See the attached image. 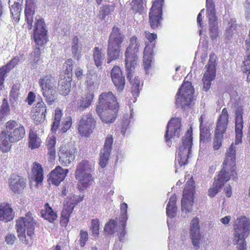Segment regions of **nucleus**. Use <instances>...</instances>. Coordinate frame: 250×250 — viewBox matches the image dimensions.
<instances>
[{
  "mask_svg": "<svg viewBox=\"0 0 250 250\" xmlns=\"http://www.w3.org/2000/svg\"><path fill=\"white\" fill-rule=\"evenodd\" d=\"M140 47V40L134 36L129 39L128 45L125 52L127 79L130 81L132 85L131 91L134 97L138 96L140 92V80L138 77H135L132 80L131 78L133 77L132 73L137 65Z\"/></svg>",
  "mask_w": 250,
  "mask_h": 250,
  "instance_id": "f257e3e1",
  "label": "nucleus"
},
{
  "mask_svg": "<svg viewBox=\"0 0 250 250\" xmlns=\"http://www.w3.org/2000/svg\"><path fill=\"white\" fill-rule=\"evenodd\" d=\"M119 107L116 96L112 92H104L99 96L96 112L103 123L109 124L116 119Z\"/></svg>",
  "mask_w": 250,
  "mask_h": 250,
  "instance_id": "f03ea898",
  "label": "nucleus"
},
{
  "mask_svg": "<svg viewBox=\"0 0 250 250\" xmlns=\"http://www.w3.org/2000/svg\"><path fill=\"white\" fill-rule=\"evenodd\" d=\"M47 31L42 19L36 20L35 23L33 38L38 45L29 55V61L33 68L37 67L40 60L41 50L39 46H42L47 42Z\"/></svg>",
  "mask_w": 250,
  "mask_h": 250,
  "instance_id": "7ed1b4c3",
  "label": "nucleus"
},
{
  "mask_svg": "<svg viewBox=\"0 0 250 250\" xmlns=\"http://www.w3.org/2000/svg\"><path fill=\"white\" fill-rule=\"evenodd\" d=\"M37 222L34 219L30 212H27L24 217L20 218L16 222V228L18 233V236L22 243L27 245L29 243L28 240L25 236V230L27 234L31 239L34 235L35 226Z\"/></svg>",
  "mask_w": 250,
  "mask_h": 250,
  "instance_id": "20e7f679",
  "label": "nucleus"
},
{
  "mask_svg": "<svg viewBox=\"0 0 250 250\" xmlns=\"http://www.w3.org/2000/svg\"><path fill=\"white\" fill-rule=\"evenodd\" d=\"M93 169L92 163L87 160H82L77 167L75 173V178L84 188L91 185L94 182L91 173Z\"/></svg>",
  "mask_w": 250,
  "mask_h": 250,
  "instance_id": "39448f33",
  "label": "nucleus"
},
{
  "mask_svg": "<svg viewBox=\"0 0 250 250\" xmlns=\"http://www.w3.org/2000/svg\"><path fill=\"white\" fill-rule=\"evenodd\" d=\"M192 145V131L188 130L183 137L182 143L177 151V154L175 162L176 168H177V164H178L180 167H182L188 163V160L191 151ZM175 172H177V169H176Z\"/></svg>",
  "mask_w": 250,
  "mask_h": 250,
  "instance_id": "423d86ee",
  "label": "nucleus"
},
{
  "mask_svg": "<svg viewBox=\"0 0 250 250\" xmlns=\"http://www.w3.org/2000/svg\"><path fill=\"white\" fill-rule=\"evenodd\" d=\"M228 122L229 114L227 109L224 108L216 123L213 141V148L215 150H218L222 145L223 135L226 131Z\"/></svg>",
  "mask_w": 250,
  "mask_h": 250,
  "instance_id": "0eeeda50",
  "label": "nucleus"
},
{
  "mask_svg": "<svg viewBox=\"0 0 250 250\" xmlns=\"http://www.w3.org/2000/svg\"><path fill=\"white\" fill-rule=\"evenodd\" d=\"M234 237L237 242H246L250 232V220L246 216L238 218L234 224Z\"/></svg>",
  "mask_w": 250,
  "mask_h": 250,
  "instance_id": "6e6552de",
  "label": "nucleus"
},
{
  "mask_svg": "<svg viewBox=\"0 0 250 250\" xmlns=\"http://www.w3.org/2000/svg\"><path fill=\"white\" fill-rule=\"evenodd\" d=\"M194 89L190 82L183 84L176 95V104L177 106L183 108L190 105L192 99Z\"/></svg>",
  "mask_w": 250,
  "mask_h": 250,
  "instance_id": "1a4fd4ad",
  "label": "nucleus"
},
{
  "mask_svg": "<svg viewBox=\"0 0 250 250\" xmlns=\"http://www.w3.org/2000/svg\"><path fill=\"white\" fill-rule=\"evenodd\" d=\"M8 137L10 142H17L25 136V129L21 125H18L15 120H10L6 123L5 130L3 131Z\"/></svg>",
  "mask_w": 250,
  "mask_h": 250,
  "instance_id": "9d476101",
  "label": "nucleus"
},
{
  "mask_svg": "<svg viewBox=\"0 0 250 250\" xmlns=\"http://www.w3.org/2000/svg\"><path fill=\"white\" fill-rule=\"evenodd\" d=\"M96 124V120L91 112L83 115L79 123L78 131L82 136H88L93 132Z\"/></svg>",
  "mask_w": 250,
  "mask_h": 250,
  "instance_id": "9b49d317",
  "label": "nucleus"
},
{
  "mask_svg": "<svg viewBox=\"0 0 250 250\" xmlns=\"http://www.w3.org/2000/svg\"><path fill=\"white\" fill-rule=\"evenodd\" d=\"M216 56L213 54L210 55V58L208 64L206 66L207 70L205 73L203 79V90L208 91L211 85V82L212 81L216 75Z\"/></svg>",
  "mask_w": 250,
  "mask_h": 250,
  "instance_id": "f8f14e48",
  "label": "nucleus"
},
{
  "mask_svg": "<svg viewBox=\"0 0 250 250\" xmlns=\"http://www.w3.org/2000/svg\"><path fill=\"white\" fill-rule=\"evenodd\" d=\"M181 121L178 118H172L168 123L165 138V141L169 147L171 146V139L173 137H179L181 131Z\"/></svg>",
  "mask_w": 250,
  "mask_h": 250,
  "instance_id": "ddd939ff",
  "label": "nucleus"
},
{
  "mask_svg": "<svg viewBox=\"0 0 250 250\" xmlns=\"http://www.w3.org/2000/svg\"><path fill=\"white\" fill-rule=\"evenodd\" d=\"M230 179V175L224 166L223 168L219 172L218 175V178L213 182L212 188H209L208 190V195L210 197H213L219 191L220 189L223 187L224 183Z\"/></svg>",
  "mask_w": 250,
  "mask_h": 250,
  "instance_id": "4468645a",
  "label": "nucleus"
},
{
  "mask_svg": "<svg viewBox=\"0 0 250 250\" xmlns=\"http://www.w3.org/2000/svg\"><path fill=\"white\" fill-rule=\"evenodd\" d=\"M76 149L71 145L62 146L58 153L59 160L64 166H67L75 158Z\"/></svg>",
  "mask_w": 250,
  "mask_h": 250,
  "instance_id": "2eb2a0df",
  "label": "nucleus"
},
{
  "mask_svg": "<svg viewBox=\"0 0 250 250\" xmlns=\"http://www.w3.org/2000/svg\"><path fill=\"white\" fill-rule=\"evenodd\" d=\"M190 237L194 249L198 250L200 247L201 234L199 225V219L194 218L191 220L190 228Z\"/></svg>",
  "mask_w": 250,
  "mask_h": 250,
  "instance_id": "dca6fc26",
  "label": "nucleus"
},
{
  "mask_svg": "<svg viewBox=\"0 0 250 250\" xmlns=\"http://www.w3.org/2000/svg\"><path fill=\"white\" fill-rule=\"evenodd\" d=\"M113 142L112 136L108 135L106 138L104 147L100 154L99 165L103 168L107 164Z\"/></svg>",
  "mask_w": 250,
  "mask_h": 250,
  "instance_id": "f3484780",
  "label": "nucleus"
},
{
  "mask_svg": "<svg viewBox=\"0 0 250 250\" xmlns=\"http://www.w3.org/2000/svg\"><path fill=\"white\" fill-rule=\"evenodd\" d=\"M125 39V35L116 26L112 28L108 40V45L122 47V43Z\"/></svg>",
  "mask_w": 250,
  "mask_h": 250,
  "instance_id": "a211bd4d",
  "label": "nucleus"
},
{
  "mask_svg": "<svg viewBox=\"0 0 250 250\" xmlns=\"http://www.w3.org/2000/svg\"><path fill=\"white\" fill-rule=\"evenodd\" d=\"M68 172V169H63L61 167L58 166L50 173L48 182L58 186L64 180Z\"/></svg>",
  "mask_w": 250,
  "mask_h": 250,
  "instance_id": "6ab92c4d",
  "label": "nucleus"
},
{
  "mask_svg": "<svg viewBox=\"0 0 250 250\" xmlns=\"http://www.w3.org/2000/svg\"><path fill=\"white\" fill-rule=\"evenodd\" d=\"M112 81L118 91H122L125 85V79L123 77L121 69L118 66H114L111 72Z\"/></svg>",
  "mask_w": 250,
  "mask_h": 250,
  "instance_id": "aec40b11",
  "label": "nucleus"
},
{
  "mask_svg": "<svg viewBox=\"0 0 250 250\" xmlns=\"http://www.w3.org/2000/svg\"><path fill=\"white\" fill-rule=\"evenodd\" d=\"M10 189L14 193H20L25 187L24 179L16 175H13L9 181Z\"/></svg>",
  "mask_w": 250,
  "mask_h": 250,
  "instance_id": "412c9836",
  "label": "nucleus"
},
{
  "mask_svg": "<svg viewBox=\"0 0 250 250\" xmlns=\"http://www.w3.org/2000/svg\"><path fill=\"white\" fill-rule=\"evenodd\" d=\"M162 10L150 9L149 13V22L151 28L156 29L161 26L162 20Z\"/></svg>",
  "mask_w": 250,
  "mask_h": 250,
  "instance_id": "4be33fe9",
  "label": "nucleus"
},
{
  "mask_svg": "<svg viewBox=\"0 0 250 250\" xmlns=\"http://www.w3.org/2000/svg\"><path fill=\"white\" fill-rule=\"evenodd\" d=\"M238 25L236 23V21L234 19H231L228 22V27L226 28L225 32L223 35L224 40L226 42L231 41L234 36H235L237 33V28Z\"/></svg>",
  "mask_w": 250,
  "mask_h": 250,
  "instance_id": "5701e85b",
  "label": "nucleus"
},
{
  "mask_svg": "<svg viewBox=\"0 0 250 250\" xmlns=\"http://www.w3.org/2000/svg\"><path fill=\"white\" fill-rule=\"evenodd\" d=\"M243 115H235V145L239 144L242 142V138L243 135Z\"/></svg>",
  "mask_w": 250,
  "mask_h": 250,
  "instance_id": "b1692460",
  "label": "nucleus"
},
{
  "mask_svg": "<svg viewBox=\"0 0 250 250\" xmlns=\"http://www.w3.org/2000/svg\"><path fill=\"white\" fill-rule=\"evenodd\" d=\"M94 94L93 92H89L81 99L77 103V109L79 112H82L86 108H88L92 104Z\"/></svg>",
  "mask_w": 250,
  "mask_h": 250,
  "instance_id": "393cba45",
  "label": "nucleus"
},
{
  "mask_svg": "<svg viewBox=\"0 0 250 250\" xmlns=\"http://www.w3.org/2000/svg\"><path fill=\"white\" fill-rule=\"evenodd\" d=\"M39 85L42 92L54 90L55 83L51 75L43 76L39 80Z\"/></svg>",
  "mask_w": 250,
  "mask_h": 250,
  "instance_id": "a878e982",
  "label": "nucleus"
},
{
  "mask_svg": "<svg viewBox=\"0 0 250 250\" xmlns=\"http://www.w3.org/2000/svg\"><path fill=\"white\" fill-rule=\"evenodd\" d=\"M62 75L60 76V80L59 81L58 89L60 94L66 96L68 94L70 91V82L72 79L66 78L65 77H63Z\"/></svg>",
  "mask_w": 250,
  "mask_h": 250,
  "instance_id": "bb28decb",
  "label": "nucleus"
},
{
  "mask_svg": "<svg viewBox=\"0 0 250 250\" xmlns=\"http://www.w3.org/2000/svg\"><path fill=\"white\" fill-rule=\"evenodd\" d=\"M155 44L152 43L151 46L146 44L144 50V63L145 69L147 70L151 65V62L154 56L152 48L154 47Z\"/></svg>",
  "mask_w": 250,
  "mask_h": 250,
  "instance_id": "cd10ccee",
  "label": "nucleus"
},
{
  "mask_svg": "<svg viewBox=\"0 0 250 250\" xmlns=\"http://www.w3.org/2000/svg\"><path fill=\"white\" fill-rule=\"evenodd\" d=\"M35 12V5L32 0H26V6L25 8V16L27 24L29 25V29H31L32 27L33 16Z\"/></svg>",
  "mask_w": 250,
  "mask_h": 250,
  "instance_id": "c85d7f7f",
  "label": "nucleus"
},
{
  "mask_svg": "<svg viewBox=\"0 0 250 250\" xmlns=\"http://www.w3.org/2000/svg\"><path fill=\"white\" fill-rule=\"evenodd\" d=\"M40 213L42 217L50 223H53L58 217L57 213L53 210L48 203L44 205V209H42Z\"/></svg>",
  "mask_w": 250,
  "mask_h": 250,
  "instance_id": "c756f323",
  "label": "nucleus"
},
{
  "mask_svg": "<svg viewBox=\"0 0 250 250\" xmlns=\"http://www.w3.org/2000/svg\"><path fill=\"white\" fill-rule=\"evenodd\" d=\"M122 50V47L107 45V62L110 63L112 61L119 59Z\"/></svg>",
  "mask_w": 250,
  "mask_h": 250,
  "instance_id": "7c9ffc66",
  "label": "nucleus"
},
{
  "mask_svg": "<svg viewBox=\"0 0 250 250\" xmlns=\"http://www.w3.org/2000/svg\"><path fill=\"white\" fill-rule=\"evenodd\" d=\"M14 216L13 209L9 205L0 206V221L7 222L12 220Z\"/></svg>",
  "mask_w": 250,
  "mask_h": 250,
  "instance_id": "2f4dec72",
  "label": "nucleus"
},
{
  "mask_svg": "<svg viewBox=\"0 0 250 250\" xmlns=\"http://www.w3.org/2000/svg\"><path fill=\"white\" fill-rule=\"evenodd\" d=\"M82 46L80 43L79 38L74 36L72 39L71 52L73 58L78 60L81 56Z\"/></svg>",
  "mask_w": 250,
  "mask_h": 250,
  "instance_id": "473e14b6",
  "label": "nucleus"
},
{
  "mask_svg": "<svg viewBox=\"0 0 250 250\" xmlns=\"http://www.w3.org/2000/svg\"><path fill=\"white\" fill-rule=\"evenodd\" d=\"M176 203V197L175 195H172L169 198L166 208V213L168 217L173 218L176 216L177 210Z\"/></svg>",
  "mask_w": 250,
  "mask_h": 250,
  "instance_id": "72a5a7b5",
  "label": "nucleus"
},
{
  "mask_svg": "<svg viewBox=\"0 0 250 250\" xmlns=\"http://www.w3.org/2000/svg\"><path fill=\"white\" fill-rule=\"evenodd\" d=\"M209 23V36L213 41L216 40L219 36V29L217 18L208 19Z\"/></svg>",
  "mask_w": 250,
  "mask_h": 250,
  "instance_id": "f704fd0d",
  "label": "nucleus"
},
{
  "mask_svg": "<svg viewBox=\"0 0 250 250\" xmlns=\"http://www.w3.org/2000/svg\"><path fill=\"white\" fill-rule=\"evenodd\" d=\"M8 140V136L3 131L0 134V150L2 152H8L11 147L12 144Z\"/></svg>",
  "mask_w": 250,
  "mask_h": 250,
  "instance_id": "c9c22d12",
  "label": "nucleus"
},
{
  "mask_svg": "<svg viewBox=\"0 0 250 250\" xmlns=\"http://www.w3.org/2000/svg\"><path fill=\"white\" fill-rule=\"evenodd\" d=\"M193 205V195L183 194V197L181 200L182 210L183 211L185 210V212L191 211Z\"/></svg>",
  "mask_w": 250,
  "mask_h": 250,
  "instance_id": "e433bc0d",
  "label": "nucleus"
},
{
  "mask_svg": "<svg viewBox=\"0 0 250 250\" xmlns=\"http://www.w3.org/2000/svg\"><path fill=\"white\" fill-rule=\"evenodd\" d=\"M200 141L205 143L208 141L210 136V129L208 127H207L203 124L202 116L200 118Z\"/></svg>",
  "mask_w": 250,
  "mask_h": 250,
  "instance_id": "4c0bfd02",
  "label": "nucleus"
},
{
  "mask_svg": "<svg viewBox=\"0 0 250 250\" xmlns=\"http://www.w3.org/2000/svg\"><path fill=\"white\" fill-rule=\"evenodd\" d=\"M93 58L95 65L99 67L103 64L104 59V54L101 49L98 47H95L93 50Z\"/></svg>",
  "mask_w": 250,
  "mask_h": 250,
  "instance_id": "58836bf2",
  "label": "nucleus"
},
{
  "mask_svg": "<svg viewBox=\"0 0 250 250\" xmlns=\"http://www.w3.org/2000/svg\"><path fill=\"white\" fill-rule=\"evenodd\" d=\"M32 168V173L36 181L38 183L42 182L43 180V169L42 166L36 162L33 164Z\"/></svg>",
  "mask_w": 250,
  "mask_h": 250,
  "instance_id": "ea45409f",
  "label": "nucleus"
},
{
  "mask_svg": "<svg viewBox=\"0 0 250 250\" xmlns=\"http://www.w3.org/2000/svg\"><path fill=\"white\" fill-rule=\"evenodd\" d=\"M73 66V61L71 59H68L65 62L63 65L64 74V75H62L63 77H65L66 78H70V79H72Z\"/></svg>",
  "mask_w": 250,
  "mask_h": 250,
  "instance_id": "a19ab883",
  "label": "nucleus"
},
{
  "mask_svg": "<svg viewBox=\"0 0 250 250\" xmlns=\"http://www.w3.org/2000/svg\"><path fill=\"white\" fill-rule=\"evenodd\" d=\"M29 139V146L31 149L38 148L40 146L41 139L34 131H30Z\"/></svg>",
  "mask_w": 250,
  "mask_h": 250,
  "instance_id": "79ce46f5",
  "label": "nucleus"
},
{
  "mask_svg": "<svg viewBox=\"0 0 250 250\" xmlns=\"http://www.w3.org/2000/svg\"><path fill=\"white\" fill-rule=\"evenodd\" d=\"M17 3H18L15 4V5H11L10 6L11 14L13 19L16 22L20 20V16L21 10V4L20 3V2H18Z\"/></svg>",
  "mask_w": 250,
  "mask_h": 250,
  "instance_id": "37998d69",
  "label": "nucleus"
},
{
  "mask_svg": "<svg viewBox=\"0 0 250 250\" xmlns=\"http://www.w3.org/2000/svg\"><path fill=\"white\" fill-rule=\"evenodd\" d=\"M83 198V196H78L76 195H71L69 197L68 201H67L66 204L64 205V207H66L68 208L73 207V210L75 205L82 201Z\"/></svg>",
  "mask_w": 250,
  "mask_h": 250,
  "instance_id": "c03bdc74",
  "label": "nucleus"
},
{
  "mask_svg": "<svg viewBox=\"0 0 250 250\" xmlns=\"http://www.w3.org/2000/svg\"><path fill=\"white\" fill-rule=\"evenodd\" d=\"M127 204L124 203L121 205V214L120 215L119 218V221L120 225L123 227H125L126 226V222L127 219Z\"/></svg>",
  "mask_w": 250,
  "mask_h": 250,
  "instance_id": "a18cd8bd",
  "label": "nucleus"
},
{
  "mask_svg": "<svg viewBox=\"0 0 250 250\" xmlns=\"http://www.w3.org/2000/svg\"><path fill=\"white\" fill-rule=\"evenodd\" d=\"M206 7L208 19L217 18L215 16L214 5L211 0H206Z\"/></svg>",
  "mask_w": 250,
  "mask_h": 250,
  "instance_id": "49530a36",
  "label": "nucleus"
},
{
  "mask_svg": "<svg viewBox=\"0 0 250 250\" xmlns=\"http://www.w3.org/2000/svg\"><path fill=\"white\" fill-rule=\"evenodd\" d=\"M62 116V112L61 110L59 108L56 109L55 111L54 121L51 127V130L53 132L56 131L58 129Z\"/></svg>",
  "mask_w": 250,
  "mask_h": 250,
  "instance_id": "de8ad7c7",
  "label": "nucleus"
},
{
  "mask_svg": "<svg viewBox=\"0 0 250 250\" xmlns=\"http://www.w3.org/2000/svg\"><path fill=\"white\" fill-rule=\"evenodd\" d=\"M42 95L48 104L52 105L56 101L54 90L42 92Z\"/></svg>",
  "mask_w": 250,
  "mask_h": 250,
  "instance_id": "09e8293b",
  "label": "nucleus"
},
{
  "mask_svg": "<svg viewBox=\"0 0 250 250\" xmlns=\"http://www.w3.org/2000/svg\"><path fill=\"white\" fill-rule=\"evenodd\" d=\"M117 221L110 219L109 222L106 223L104 231L108 234H113L115 233V229L117 227Z\"/></svg>",
  "mask_w": 250,
  "mask_h": 250,
  "instance_id": "8fccbe9b",
  "label": "nucleus"
},
{
  "mask_svg": "<svg viewBox=\"0 0 250 250\" xmlns=\"http://www.w3.org/2000/svg\"><path fill=\"white\" fill-rule=\"evenodd\" d=\"M235 147L234 146L233 144H232L226 153L227 160L224 161L223 163L224 166L227 164V161L229 159L232 163L234 162L235 159Z\"/></svg>",
  "mask_w": 250,
  "mask_h": 250,
  "instance_id": "3c124183",
  "label": "nucleus"
},
{
  "mask_svg": "<svg viewBox=\"0 0 250 250\" xmlns=\"http://www.w3.org/2000/svg\"><path fill=\"white\" fill-rule=\"evenodd\" d=\"M10 112V107L6 99H4L0 108V114L1 116H5L9 115Z\"/></svg>",
  "mask_w": 250,
  "mask_h": 250,
  "instance_id": "603ef678",
  "label": "nucleus"
},
{
  "mask_svg": "<svg viewBox=\"0 0 250 250\" xmlns=\"http://www.w3.org/2000/svg\"><path fill=\"white\" fill-rule=\"evenodd\" d=\"M18 89L17 85H14L12 88L10 94V101L11 105L14 106L17 103V99H18Z\"/></svg>",
  "mask_w": 250,
  "mask_h": 250,
  "instance_id": "864d4df0",
  "label": "nucleus"
},
{
  "mask_svg": "<svg viewBox=\"0 0 250 250\" xmlns=\"http://www.w3.org/2000/svg\"><path fill=\"white\" fill-rule=\"evenodd\" d=\"M132 8L136 12H141L143 10V0H132Z\"/></svg>",
  "mask_w": 250,
  "mask_h": 250,
  "instance_id": "5fc2aeb1",
  "label": "nucleus"
},
{
  "mask_svg": "<svg viewBox=\"0 0 250 250\" xmlns=\"http://www.w3.org/2000/svg\"><path fill=\"white\" fill-rule=\"evenodd\" d=\"M100 222L98 219H92L91 221V230L93 235L96 237L99 234Z\"/></svg>",
  "mask_w": 250,
  "mask_h": 250,
  "instance_id": "6e6d98bb",
  "label": "nucleus"
},
{
  "mask_svg": "<svg viewBox=\"0 0 250 250\" xmlns=\"http://www.w3.org/2000/svg\"><path fill=\"white\" fill-rule=\"evenodd\" d=\"M194 182L192 180L188 181L186 185L185 188L183 191V194L192 195L194 188Z\"/></svg>",
  "mask_w": 250,
  "mask_h": 250,
  "instance_id": "4d7b16f0",
  "label": "nucleus"
},
{
  "mask_svg": "<svg viewBox=\"0 0 250 250\" xmlns=\"http://www.w3.org/2000/svg\"><path fill=\"white\" fill-rule=\"evenodd\" d=\"M35 113L46 114V106L44 103L42 102V100L41 102H39L35 108Z\"/></svg>",
  "mask_w": 250,
  "mask_h": 250,
  "instance_id": "13d9d810",
  "label": "nucleus"
},
{
  "mask_svg": "<svg viewBox=\"0 0 250 250\" xmlns=\"http://www.w3.org/2000/svg\"><path fill=\"white\" fill-rule=\"evenodd\" d=\"M243 64L244 65L242 66V70L246 73L248 72L247 78L250 82V59H245Z\"/></svg>",
  "mask_w": 250,
  "mask_h": 250,
  "instance_id": "bf43d9fd",
  "label": "nucleus"
},
{
  "mask_svg": "<svg viewBox=\"0 0 250 250\" xmlns=\"http://www.w3.org/2000/svg\"><path fill=\"white\" fill-rule=\"evenodd\" d=\"M80 244L81 247H83L88 240V233L87 231L81 230L80 233Z\"/></svg>",
  "mask_w": 250,
  "mask_h": 250,
  "instance_id": "052dcab7",
  "label": "nucleus"
},
{
  "mask_svg": "<svg viewBox=\"0 0 250 250\" xmlns=\"http://www.w3.org/2000/svg\"><path fill=\"white\" fill-rule=\"evenodd\" d=\"M73 211V207L68 208L66 207H64V209L61 212V219H68Z\"/></svg>",
  "mask_w": 250,
  "mask_h": 250,
  "instance_id": "680f3d73",
  "label": "nucleus"
},
{
  "mask_svg": "<svg viewBox=\"0 0 250 250\" xmlns=\"http://www.w3.org/2000/svg\"><path fill=\"white\" fill-rule=\"evenodd\" d=\"M71 119L70 117L66 119V120L62 122V126L61 129L62 133L65 132L71 125Z\"/></svg>",
  "mask_w": 250,
  "mask_h": 250,
  "instance_id": "e2e57ef3",
  "label": "nucleus"
},
{
  "mask_svg": "<svg viewBox=\"0 0 250 250\" xmlns=\"http://www.w3.org/2000/svg\"><path fill=\"white\" fill-rule=\"evenodd\" d=\"M245 45L246 47V58L245 59H250V30L249 31L248 38L245 41Z\"/></svg>",
  "mask_w": 250,
  "mask_h": 250,
  "instance_id": "0e129e2a",
  "label": "nucleus"
},
{
  "mask_svg": "<svg viewBox=\"0 0 250 250\" xmlns=\"http://www.w3.org/2000/svg\"><path fill=\"white\" fill-rule=\"evenodd\" d=\"M45 114L35 113L34 115H33L34 120L37 124L41 123L44 121L45 119Z\"/></svg>",
  "mask_w": 250,
  "mask_h": 250,
  "instance_id": "69168bd1",
  "label": "nucleus"
},
{
  "mask_svg": "<svg viewBox=\"0 0 250 250\" xmlns=\"http://www.w3.org/2000/svg\"><path fill=\"white\" fill-rule=\"evenodd\" d=\"M164 3V0H155L150 9H152V10H153V9L162 10Z\"/></svg>",
  "mask_w": 250,
  "mask_h": 250,
  "instance_id": "338daca9",
  "label": "nucleus"
},
{
  "mask_svg": "<svg viewBox=\"0 0 250 250\" xmlns=\"http://www.w3.org/2000/svg\"><path fill=\"white\" fill-rule=\"evenodd\" d=\"M16 239V238L15 235L12 233L8 234L5 238V242L7 245H12L14 243Z\"/></svg>",
  "mask_w": 250,
  "mask_h": 250,
  "instance_id": "774afa93",
  "label": "nucleus"
}]
</instances>
